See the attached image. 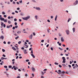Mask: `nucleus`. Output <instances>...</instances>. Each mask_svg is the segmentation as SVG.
I'll return each instance as SVG.
<instances>
[{"instance_id":"1","label":"nucleus","mask_w":78,"mask_h":78,"mask_svg":"<svg viewBox=\"0 0 78 78\" xmlns=\"http://www.w3.org/2000/svg\"><path fill=\"white\" fill-rule=\"evenodd\" d=\"M30 18V16H27L26 17L22 18L23 20H27L28 19H29Z\"/></svg>"},{"instance_id":"2","label":"nucleus","mask_w":78,"mask_h":78,"mask_svg":"<svg viewBox=\"0 0 78 78\" xmlns=\"http://www.w3.org/2000/svg\"><path fill=\"white\" fill-rule=\"evenodd\" d=\"M12 69H14L15 70H16L17 69H18V67H16L15 66H13V67L12 68Z\"/></svg>"},{"instance_id":"3","label":"nucleus","mask_w":78,"mask_h":78,"mask_svg":"<svg viewBox=\"0 0 78 78\" xmlns=\"http://www.w3.org/2000/svg\"><path fill=\"white\" fill-rule=\"evenodd\" d=\"M62 59H63V61L62 62L63 63H66V59L65 58V57H62Z\"/></svg>"},{"instance_id":"4","label":"nucleus","mask_w":78,"mask_h":78,"mask_svg":"<svg viewBox=\"0 0 78 78\" xmlns=\"http://www.w3.org/2000/svg\"><path fill=\"white\" fill-rule=\"evenodd\" d=\"M66 33L68 35H69V30H66Z\"/></svg>"},{"instance_id":"5","label":"nucleus","mask_w":78,"mask_h":78,"mask_svg":"<svg viewBox=\"0 0 78 78\" xmlns=\"http://www.w3.org/2000/svg\"><path fill=\"white\" fill-rule=\"evenodd\" d=\"M23 53L25 54H27V53H28V52H27V50L25 49L23 50Z\"/></svg>"},{"instance_id":"6","label":"nucleus","mask_w":78,"mask_h":78,"mask_svg":"<svg viewBox=\"0 0 78 78\" xmlns=\"http://www.w3.org/2000/svg\"><path fill=\"white\" fill-rule=\"evenodd\" d=\"M29 37L30 39H32V38H33V34H31L30 35Z\"/></svg>"},{"instance_id":"7","label":"nucleus","mask_w":78,"mask_h":78,"mask_svg":"<svg viewBox=\"0 0 78 78\" xmlns=\"http://www.w3.org/2000/svg\"><path fill=\"white\" fill-rule=\"evenodd\" d=\"M12 27V25H11L10 26H7V28H10V27Z\"/></svg>"},{"instance_id":"8","label":"nucleus","mask_w":78,"mask_h":78,"mask_svg":"<svg viewBox=\"0 0 78 78\" xmlns=\"http://www.w3.org/2000/svg\"><path fill=\"white\" fill-rule=\"evenodd\" d=\"M24 45H25V46H26V47L23 46V47H24L26 48H27L28 47V46L27 44H24Z\"/></svg>"},{"instance_id":"9","label":"nucleus","mask_w":78,"mask_h":78,"mask_svg":"<svg viewBox=\"0 0 78 78\" xmlns=\"http://www.w3.org/2000/svg\"><path fill=\"white\" fill-rule=\"evenodd\" d=\"M0 38L2 40H3V39H4V37L3 36H2L0 37Z\"/></svg>"},{"instance_id":"10","label":"nucleus","mask_w":78,"mask_h":78,"mask_svg":"<svg viewBox=\"0 0 78 78\" xmlns=\"http://www.w3.org/2000/svg\"><path fill=\"white\" fill-rule=\"evenodd\" d=\"M58 74L60 75L61 73V70H59L58 71Z\"/></svg>"},{"instance_id":"11","label":"nucleus","mask_w":78,"mask_h":78,"mask_svg":"<svg viewBox=\"0 0 78 78\" xmlns=\"http://www.w3.org/2000/svg\"><path fill=\"white\" fill-rule=\"evenodd\" d=\"M36 9L37 10H38V11H40L41 10V9L39 7H36Z\"/></svg>"},{"instance_id":"12","label":"nucleus","mask_w":78,"mask_h":78,"mask_svg":"<svg viewBox=\"0 0 78 78\" xmlns=\"http://www.w3.org/2000/svg\"><path fill=\"white\" fill-rule=\"evenodd\" d=\"M31 56L33 58H35V56H34V55L33 54H31Z\"/></svg>"},{"instance_id":"13","label":"nucleus","mask_w":78,"mask_h":78,"mask_svg":"<svg viewBox=\"0 0 78 78\" xmlns=\"http://www.w3.org/2000/svg\"><path fill=\"white\" fill-rule=\"evenodd\" d=\"M32 69V71H33V72H34V71L35 70V69H34V67H32L31 68Z\"/></svg>"},{"instance_id":"14","label":"nucleus","mask_w":78,"mask_h":78,"mask_svg":"<svg viewBox=\"0 0 78 78\" xmlns=\"http://www.w3.org/2000/svg\"><path fill=\"white\" fill-rule=\"evenodd\" d=\"M14 61H15V59H13L12 60V61H13V62H12V64H14V63H15V62H14Z\"/></svg>"},{"instance_id":"15","label":"nucleus","mask_w":78,"mask_h":78,"mask_svg":"<svg viewBox=\"0 0 78 78\" xmlns=\"http://www.w3.org/2000/svg\"><path fill=\"white\" fill-rule=\"evenodd\" d=\"M4 22H7L8 20L4 19L3 21Z\"/></svg>"},{"instance_id":"16","label":"nucleus","mask_w":78,"mask_h":78,"mask_svg":"<svg viewBox=\"0 0 78 78\" xmlns=\"http://www.w3.org/2000/svg\"><path fill=\"white\" fill-rule=\"evenodd\" d=\"M4 18H1L0 19V20H2V21H3V20H4Z\"/></svg>"},{"instance_id":"17","label":"nucleus","mask_w":78,"mask_h":78,"mask_svg":"<svg viewBox=\"0 0 78 78\" xmlns=\"http://www.w3.org/2000/svg\"><path fill=\"white\" fill-rule=\"evenodd\" d=\"M12 49H13V50H14L15 51H16V48H15L14 47H12Z\"/></svg>"},{"instance_id":"18","label":"nucleus","mask_w":78,"mask_h":78,"mask_svg":"<svg viewBox=\"0 0 78 78\" xmlns=\"http://www.w3.org/2000/svg\"><path fill=\"white\" fill-rule=\"evenodd\" d=\"M61 41L62 42H64V39H63V37H62L61 38Z\"/></svg>"},{"instance_id":"19","label":"nucleus","mask_w":78,"mask_h":78,"mask_svg":"<svg viewBox=\"0 0 78 78\" xmlns=\"http://www.w3.org/2000/svg\"><path fill=\"white\" fill-rule=\"evenodd\" d=\"M73 33H74L75 31V28H73Z\"/></svg>"},{"instance_id":"20","label":"nucleus","mask_w":78,"mask_h":78,"mask_svg":"<svg viewBox=\"0 0 78 78\" xmlns=\"http://www.w3.org/2000/svg\"><path fill=\"white\" fill-rule=\"evenodd\" d=\"M14 47H16V49L17 50H19V48H18V47L17 46L15 45Z\"/></svg>"},{"instance_id":"21","label":"nucleus","mask_w":78,"mask_h":78,"mask_svg":"<svg viewBox=\"0 0 78 78\" xmlns=\"http://www.w3.org/2000/svg\"><path fill=\"white\" fill-rule=\"evenodd\" d=\"M17 34H20V33H21V31H18L17 32Z\"/></svg>"},{"instance_id":"22","label":"nucleus","mask_w":78,"mask_h":78,"mask_svg":"<svg viewBox=\"0 0 78 78\" xmlns=\"http://www.w3.org/2000/svg\"><path fill=\"white\" fill-rule=\"evenodd\" d=\"M78 1L77 0H76V4L75 3H74V5H77V4H78Z\"/></svg>"},{"instance_id":"23","label":"nucleus","mask_w":78,"mask_h":78,"mask_svg":"<svg viewBox=\"0 0 78 78\" xmlns=\"http://www.w3.org/2000/svg\"><path fill=\"white\" fill-rule=\"evenodd\" d=\"M1 25L2 27H3V23L1 22Z\"/></svg>"},{"instance_id":"24","label":"nucleus","mask_w":78,"mask_h":78,"mask_svg":"<svg viewBox=\"0 0 78 78\" xmlns=\"http://www.w3.org/2000/svg\"><path fill=\"white\" fill-rule=\"evenodd\" d=\"M62 65L63 66H64V67H66V65L64 64H62Z\"/></svg>"},{"instance_id":"25","label":"nucleus","mask_w":78,"mask_h":78,"mask_svg":"<svg viewBox=\"0 0 78 78\" xmlns=\"http://www.w3.org/2000/svg\"><path fill=\"white\" fill-rule=\"evenodd\" d=\"M8 23H9V24H11V21L9 20L8 21Z\"/></svg>"},{"instance_id":"26","label":"nucleus","mask_w":78,"mask_h":78,"mask_svg":"<svg viewBox=\"0 0 78 78\" xmlns=\"http://www.w3.org/2000/svg\"><path fill=\"white\" fill-rule=\"evenodd\" d=\"M2 14H3V15H5V12H2Z\"/></svg>"},{"instance_id":"27","label":"nucleus","mask_w":78,"mask_h":78,"mask_svg":"<svg viewBox=\"0 0 78 78\" xmlns=\"http://www.w3.org/2000/svg\"><path fill=\"white\" fill-rule=\"evenodd\" d=\"M57 19V16H56L55 18V21H56Z\"/></svg>"},{"instance_id":"28","label":"nucleus","mask_w":78,"mask_h":78,"mask_svg":"<svg viewBox=\"0 0 78 78\" xmlns=\"http://www.w3.org/2000/svg\"><path fill=\"white\" fill-rule=\"evenodd\" d=\"M71 20V19L70 18L68 20V22H70Z\"/></svg>"},{"instance_id":"29","label":"nucleus","mask_w":78,"mask_h":78,"mask_svg":"<svg viewBox=\"0 0 78 78\" xmlns=\"http://www.w3.org/2000/svg\"><path fill=\"white\" fill-rule=\"evenodd\" d=\"M59 49V50H63V49L61 48H58Z\"/></svg>"},{"instance_id":"30","label":"nucleus","mask_w":78,"mask_h":78,"mask_svg":"<svg viewBox=\"0 0 78 78\" xmlns=\"http://www.w3.org/2000/svg\"><path fill=\"white\" fill-rule=\"evenodd\" d=\"M35 17L36 19H37V16H35Z\"/></svg>"},{"instance_id":"31","label":"nucleus","mask_w":78,"mask_h":78,"mask_svg":"<svg viewBox=\"0 0 78 78\" xmlns=\"http://www.w3.org/2000/svg\"><path fill=\"white\" fill-rule=\"evenodd\" d=\"M55 65H58V64H59L57 62H55Z\"/></svg>"},{"instance_id":"32","label":"nucleus","mask_w":78,"mask_h":78,"mask_svg":"<svg viewBox=\"0 0 78 78\" xmlns=\"http://www.w3.org/2000/svg\"><path fill=\"white\" fill-rule=\"evenodd\" d=\"M1 59L2 60H3V59H4V58L2 57L1 58Z\"/></svg>"},{"instance_id":"33","label":"nucleus","mask_w":78,"mask_h":78,"mask_svg":"<svg viewBox=\"0 0 78 78\" xmlns=\"http://www.w3.org/2000/svg\"><path fill=\"white\" fill-rule=\"evenodd\" d=\"M22 42H21V41H20L18 42V44H21Z\"/></svg>"},{"instance_id":"34","label":"nucleus","mask_w":78,"mask_h":78,"mask_svg":"<svg viewBox=\"0 0 78 78\" xmlns=\"http://www.w3.org/2000/svg\"><path fill=\"white\" fill-rule=\"evenodd\" d=\"M63 73V74L65 73V72L64 71H62L61 73Z\"/></svg>"},{"instance_id":"35","label":"nucleus","mask_w":78,"mask_h":78,"mask_svg":"<svg viewBox=\"0 0 78 78\" xmlns=\"http://www.w3.org/2000/svg\"><path fill=\"white\" fill-rule=\"evenodd\" d=\"M47 69H44V70H43V71H44V72H45V71H47Z\"/></svg>"},{"instance_id":"36","label":"nucleus","mask_w":78,"mask_h":78,"mask_svg":"<svg viewBox=\"0 0 78 78\" xmlns=\"http://www.w3.org/2000/svg\"><path fill=\"white\" fill-rule=\"evenodd\" d=\"M41 74L42 75H44V73L43 72H41Z\"/></svg>"},{"instance_id":"37","label":"nucleus","mask_w":78,"mask_h":78,"mask_svg":"<svg viewBox=\"0 0 78 78\" xmlns=\"http://www.w3.org/2000/svg\"><path fill=\"white\" fill-rule=\"evenodd\" d=\"M26 62H29L30 61V60L29 59H27L26 60Z\"/></svg>"},{"instance_id":"38","label":"nucleus","mask_w":78,"mask_h":78,"mask_svg":"<svg viewBox=\"0 0 78 78\" xmlns=\"http://www.w3.org/2000/svg\"><path fill=\"white\" fill-rule=\"evenodd\" d=\"M4 68L7 69V68H8V66H4Z\"/></svg>"},{"instance_id":"39","label":"nucleus","mask_w":78,"mask_h":78,"mask_svg":"<svg viewBox=\"0 0 78 78\" xmlns=\"http://www.w3.org/2000/svg\"><path fill=\"white\" fill-rule=\"evenodd\" d=\"M2 51H3V52H5V50L4 49H2Z\"/></svg>"},{"instance_id":"40","label":"nucleus","mask_w":78,"mask_h":78,"mask_svg":"<svg viewBox=\"0 0 78 78\" xmlns=\"http://www.w3.org/2000/svg\"><path fill=\"white\" fill-rule=\"evenodd\" d=\"M58 66L60 68L62 67V66H61V65H59Z\"/></svg>"},{"instance_id":"41","label":"nucleus","mask_w":78,"mask_h":78,"mask_svg":"<svg viewBox=\"0 0 78 78\" xmlns=\"http://www.w3.org/2000/svg\"><path fill=\"white\" fill-rule=\"evenodd\" d=\"M51 50H52V51H53V48H51Z\"/></svg>"},{"instance_id":"42","label":"nucleus","mask_w":78,"mask_h":78,"mask_svg":"<svg viewBox=\"0 0 78 78\" xmlns=\"http://www.w3.org/2000/svg\"><path fill=\"white\" fill-rule=\"evenodd\" d=\"M65 73L66 74H69V72L67 71L65 72Z\"/></svg>"},{"instance_id":"43","label":"nucleus","mask_w":78,"mask_h":78,"mask_svg":"<svg viewBox=\"0 0 78 78\" xmlns=\"http://www.w3.org/2000/svg\"><path fill=\"white\" fill-rule=\"evenodd\" d=\"M3 27L4 28H5V27H6V25H5V24H4Z\"/></svg>"},{"instance_id":"44","label":"nucleus","mask_w":78,"mask_h":78,"mask_svg":"<svg viewBox=\"0 0 78 78\" xmlns=\"http://www.w3.org/2000/svg\"><path fill=\"white\" fill-rule=\"evenodd\" d=\"M19 2L20 3H22V0H21L20 1H19Z\"/></svg>"},{"instance_id":"45","label":"nucleus","mask_w":78,"mask_h":78,"mask_svg":"<svg viewBox=\"0 0 78 78\" xmlns=\"http://www.w3.org/2000/svg\"><path fill=\"white\" fill-rule=\"evenodd\" d=\"M18 38H19V36H17V37H16L15 38V39L17 40L18 39Z\"/></svg>"},{"instance_id":"46","label":"nucleus","mask_w":78,"mask_h":78,"mask_svg":"<svg viewBox=\"0 0 78 78\" xmlns=\"http://www.w3.org/2000/svg\"><path fill=\"white\" fill-rule=\"evenodd\" d=\"M14 21H15V22H16V21H17V19H16V18H15L14 19Z\"/></svg>"},{"instance_id":"47","label":"nucleus","mask_w":78,"mask_h":78,"mask_svg":"<svg viewBox=\"0 0 78 78\" xmlns=\"http://www.w3.org/2000/svg\"><path fill=\"white\" fill-rule=\"evenodd\" d=\"M31 54H33V50L31 51Z\"/></svg>"},{"instance_id":"48","label":"nucleus","mask_w":78,"mask_h":78,"mask_svg":"<svg viewBox=\"0 0 78 78\" xmlns=\"http://www.w3.org/2000/svg\"><path fill=\"white\" fill-rule=\"evenodd\" d=\"M20 15H21V16H23V13H20Z\"/></svg>"},{"instance_id":"49","label":"nucleus","mask_w":78,"mask_h":78,"mask_svg":"<svg viewBox=\"0 0 78 78\" xmlns=\"http://www.w3.org/2000/svg\"><path fill=\"white\" fill-rule=\"evenodd\" d=\"M3 16L4 17H5V18L6 17H7V16H6V15H4Z\"/></svg>"},{"instance_id":"50","label":"nucleus","mask_w":78,"mask_h":78,"mask_svg":"<svg viewBox=\"0 0 78 78\" xmlns=\"http://www.w3.org/2000/svg\"><path fill=\"white\" fill-rule=\"evenodd\" d=\"M2 56H3V57H6V55L4 54H3Z\"/></svg>"},{"instance_id":"51","label":"nucleus","mask_w":78,"mask_h":78,"mask_svg":"<svg viewBox=\"0 0 78 78\" xmlns=\"http://www.w3.org/2000/svg\"><path fill=\"white\" fill-rule=\"evenodd\" d=\"M15 25H17V23L16 22H15Z\"/></svg>"},{"instance_id":"52","label":"nucleus","mask_w":78,"mask_h":78,"mask_svg":"<svg viewBox=\"0 0 78 78\" xmlns=\"http://www.w3.org/2000/svg\"><path fill=\"white\" fill-rule=\"evenodd\" d=\"M33 34L34 36H35V35H36V34H35V33L34 32V33H33Z\"/></svg>"},{"instance_id":"53","label":"nucleus","mask_w":78,"mask_h":78,"mask_svg":"<svg viewBox=\"0 0 78 78\" xmlns=\"http://www.w3.org/2000/svg\"><path fill=\"white\" fill-rule=\"evenodd\" d=\"M66 56H69V54H65Z\"/></svg>"},{"instance_id":"54","label":"nucleus","mask_w":78,"mask_h":78,"mask_svg":"<svg viewBox=\"0 0 78 78\" xmlns=\"http://www.w3.org/2000/svg\"><path fill=\"white\" fill-rule=\"evenodd\" d=\"M15 28H18V26H15Z\"/></svg>"},{"instance_id":"55","label":"nucleus","mask_w":78,"mask_h":78,"mask_svg":"<svg viewBox=\"0 0 78 78\" xmlns=\"http://www.w3.org/2000/svg\"><path fill=\"white\" fill-rule=\"evenodd\" d=\"M26 42H29V41L28 40H26Z\"/></svg>"},{"instance_id":"56","label":"nucleus","mask_w":78,"mask_h":78,"mask_svg":"<svg viewBox=\"0 0 78 78\" xmlns=\"http://www.w3.org/2000/svg\"><path fill=\"white\" fill-rule=\"evenodd\" d=\"M12 67V66H9V68H11Z\"/></svg>"},{"instance_id":"57","label":"nucleus","mask_w":78,"mask_h":78,"mask_svg":"<svg viewBox=\"0 0 78 78\" xmlns=\"http://www.w3.org/2000/svg\"><path fill=\"white\" fill-rule=\"evenodd\" d=\"M18 58H19V56H17L16 57V59H17Z\"/></svg>"},{"instance_id":"58","label":"nucleus","mask_w":78,"mask_h":78,"mask_svg":"<svg viewBox=\"0 0 78 78\" xmlns=\"http://www.w3.org/2000/svg\"><path fill=\"white\" fill-rule=\"evenodd\" d=\"M41 42H44V40H42L41 41Z\"/></svg>"},{"instance_id":"59","label":"nucleus","mask_w":78,"mask_h":78,"mask_svg":"<svg viewBox=\"0 0 78 78\" xmlns=\"http://www.w3.org/2000/svg\"><path fill=\"white\" fill-rule=\"evenodd\" d=\"M75 23H76V22H74L73 24V25H75Z\"/></svg>"},{"instance_id":"60","label":"nucleus","mask_w":78,"mask_h":78,"mask_svg":"<svg viewBox=\"0 0 78 78\" xmlns=\"http://www.w3.org/2000/svg\"><path fill=\"white\" fill-rule=\"evenodd\" d=\"M47 22H50V21L49 20H47Z\"/></svg>"},{"instance_id":"61","label":"nucleus","mask_w":78,"mask_h":78,"mask_svg":"<svg viewBox=\"0 0 78 78\" xmlns=\"http://www.w3.org/2000/svg\"><path fill=\"white\" fill-rule=\"evenodd\" d=\"M24 48H23V47H22L21 48V49L22 50H24Z\"/></svg>"},{"instance_id":"62","label":"nucleus","mask_w":78,"mask_h":78,"mask_svg":"<svg viewBox=\"0 0 78 78\" xmlns=\"http://www.w3.org/2000/svg\"><path fill=\"white\" fill-rule=\"evenodd\" d=\"M68 66H69V67H70V68H71V65H69Z\"/></svg>"},{"instance_id":"63","label":"nucleus","mask_w":78,"mask_h":78,"mask_svg":"<svg viewBox=\"0 0 78 78\" xmlns=\"http://www.w3.org/2000/svg\"><path fill=\"white\" fill-rule=\"evenodd\" d=\"M17 78H20V77L19 76H17Z\"/></svg>"},{"instance_id":"64","label":"nucleus","mask_w":78,"mask_h":78,"mask_svg":"<svg viewBox=\"0 0 78 78\" xmlns=\"http://www.w3.org/2000/svg\"><path fill=\"white\" fill-rule=\"evenodd\" d=\"M13 30H15V27H12Z\"/></svg>"}]
</instances>
